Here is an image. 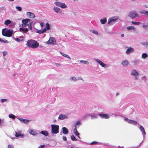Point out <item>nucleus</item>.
I'll list each match as a JSON object with an SVG mask.
<instances>
[{
	"mask_svg": "<svg viewBox=\"0 0 148 148\" xmlns=\"http://www.w3.org/2000/svg\"><path fill=\"white\" fill-rule=\"evenodd\" d=\"M129 17L133 18L136 17H139L138 14L135 11L131 12L129 14Z\"/></svg>",
	"mask_w": 148,
	"mask_h": 148,
	"instance_id": "4",
	"label": "nucleus"
},
{
	"mask_svg": "<svg viewBox=\"0 0 148 148\" xmlns=\"http://www.w3.org/2000/svg\"><path fill=\"white\" fill-rule=\"evenodd\" d=\"M0 41L1 42H3L5 43H8V41L7 40H3L2 39L0 38Z\"/></svg>",
	"mask_w": 148,
	"mask_h": 148,
	"instance_id": "39",
	"label": "nucleus"
},
{
	"mask_svg": "<svg viewBox=\"0 0 148 148\" xmlns=\"http://www.w3.org/2000/svg\"><path fill=\"white\" fill-rule=\"evenodd\" d=\"M95 61L97 62L100 65H101L102 67H105L106 65L105 64L103 63L100 60L97 59H95Z\"/></svg>",
	"mask_w": 148,
	"mask_h": 148,
	"instance_id": "8",
	"label": "nucleus"
},
{
	"mask_svg": "<svg viewBox=\"0 0 148 148\" xmlns=\"http://www.w3.org/2000/svg\"><path fill=\"white\" fill-rule=\"evenodd\" d=\"M26 45L29 47L36 48L39 46V43L36 41L33 40H29L27 42Z\"/></svg>",
	"mask_w": 148,
	"mask_h": 148,
	"instance_id": "1",
	"label": "nucleus"
},
{
	"mask_svg": "<svg viewBox=\"0 0 148 148\" xmlns=\"http://www.w3.org/2000/svg\"><path fill=\"white\" fill-rule=\"evenodd\" d=\"M3 56H5L7 54V52L6 51H4L3 52Z\"/></svg>",
	"mask_w": 148,
	"mask_h": 148,
	"instance_id": "50",
	"label": "nucleus"
},
{
	"mask_svg": "<svg viewBox=\"0 0 148 148\" xmlns=\"http://www.w3.org/2000/svg\"><path fill=\"white\" fill-rule=\"evenodd\" d=\"M80 62L81 63H83L85 64H89L88 62L87 61L81 60Z\"/></svg>",
	"mask_w": 148,
	"mask_h": 148,
	"instance_id": "36",
	"label": "nucleus"
},
{
	"mask_svg": "<svg viewBox=\"0 0 148 148\" xmlns=\"http://www.w3.org/2000/svg\"><path fill=\"white\" fill-rule=\"evenodd\" d=\"M40 25L41 27H42L44 26L43 23H40Z\"/></svg>",
	"mask_w": 148,
	"mask_h": 148,
	"instance_id": "53",
	"label": "nucleus"
},
{
	"mask_svg": "<svg viewBox=\"0 0 148 148\" xmlns=\"http://www.w3.org/2000/svg\"><path fill=\"white\" fill-rule=\"evenodd\" d=\"M40 133L43 135H44L45 136H48V133L47 131H41L40 132Z\"/></svg>",
	"mask_w": 148,
	"mask_h": 148,
	"instance_id": "21",
	"label": "nucleus"
},
{
	"mask_svg": "<svg viewBox=\"0 0 148 148\" xmlns=\"http://www.w3.org/2000/svg\"><path fill=\"white\" fill-rule=\"evenodd\" d=\"M56 42L55 39L51 37L49 40L47 42V43L48 44H54Z\"/></svg>",
	"mask_w": 148,
	"mask_h": 148,
	"instance_id": "6",
	"label": "nucleus"
},
{
	"mask_svg": "<svg viewBox=\"0 0 148 148\" xmlns=\"http://www.w3.org/2000/svg\"><path fill=\"white\" fill-rule=\"evenodd\" d=\"M131 23L134 25H139L140 24V23L139 22H134V21H132L131 22Z\"/></svg>",
	"mask_w": 148,
	"mask_h": 148,
	"instance_id": "35",
	"label": "nucleus"
},
{
	"mask_svg": "<svg viewBox=\"0 0 148 148\" xmlns=\"http://www.w3.org/2000/svg\"><path fill=\"white\" fill-rule=\"evenodd\" d=\"M67 118V117L64 114H60L58 117V118L60 120H62Z\"/></svg>",
	"mask_w": 148,
	"mask_h": 148,
	"instance_id": "14",
	"label": "nucleus"
},
{
	"mask_svg": "<svg viewBox=\"0 0 148 148\" xmlns=\"http://www.w3.org/2000/svg\"><path fill=\"white\" fill-rule=\"evenodd\" d=\"M64 56L66 57V58L70 59V58L69 57V56L68 55H67L65 54Z\"/></svg>",
	"mask_w": 148,
	"mask_h": 148,
	"instance_id": "51",
	"label": "nucleus"
},
{
	"mask_svg": "<svg viewBox=\"0 0 148 148\" xmlns=\"http://www.w3.org/2000/svg\"><path fill=\"white\" fill-rule=\"evenodd\" d=\"M11 23V21L9 20H6L4 22V24L6 25H8Z\"/></svg>",
	"mask_w": 148,
	"mask_h": 148,
	"instance_id": "28",
	"label": "nucleus"
},
{
	"mask_svg": "<svg viewBox=\"0 0 148 148\" xmlns=\"http://www.w3.org/2000/svg\"><path fill=\"white\" fill-rule=\"evenodd\" d=\"M97 143V142H95V141H93L91 143H90V144L91 145H94V144H96Z\"/></svg>",
	"mask_w": 148,
	"mask_h": 148,
	"instance_id": "45",
	"label": "nucleus"
},
{
	"mask_svg": "<svg viewBox=\"0 0 148 148\" xmlns=\"http://www.w3.org/2000/svg\"><path fill=\"white\" fill-rule=\"evenodd\" d=\"M29 133L31 134H32L34 135H36V134H37L35 131L33 130H30V132Z\"/></svg>",
	"mask_w": 148,
	"mask_h": 148,
	"instance_id": "32",
	"label": "nucleus"
},
{
	"mask_svg": "<svg viewBox=\"0 0 148 148\" xmlns=\"http://www.w3.org/2000/svg\"><path fill=\"white\" fill-rule=\"evenodd\" d=\"M13 30L11 29H9L6 31H4L3 29L2 30V34L5 36L10 37L12 36V34Z\"/></svg>",
	"mask_w": 148,
	"mask_h": 148,
	"instance_id": "2",
	"label": "nucleus"
},
{
	"mask_svg": "<svg viewBox=\"0 0 148 148\" xmlns=\"http://www.w3.org/2000/svg\"><path fill=\"white\" fill-rule=\"evenodd\" d=\"M44 29H45V32L47 30H49L50 29V25L48 23H46V26Z\"/></svg>",
	"mask_w": 148,
	"mask_h": 148,
	"instance_id": "23",
	"label": "nucleus"
},
{
	"mask_svg": "<svg viewBox=\"0 0 148 148\" xmlns=\"http://www.w3.org/2000/svg\"><path fill=\"white\" fill-rule=\"evenodd\" d=\"M45 32V29H43L42 30H38L37 31V32L40 34H42Z\"/></svg>",
	"mask_w": 148,
	"mask_h": 148,
	"instance_id": "27",
	"label": "nucleus"
},
{
	"mask_svg": "<svg viewBox=\"0 0 148 148\" xmlns=\"http://www.w3.org/2000/svg\"><path fill=\"white\" fill-rule=\"evenodd\" d=\"M63 140H64V141H66L67 140V139H66V136H63Z\"/></svg>",
	"mask_w": 148,
	"mask_h": 148,
	"instance_id": "46",
	"label": "nucleus"
},
{
	"mask_svg": "<svg viewBox=\"0 0 148 148\" xmlns=\"http://www.w3.org/2000/svg\"><path fill=\"white\" fill-rule=\"evenodd\" d=\"M134 78L135 80H136L137 79V77H135Z\"/></svg>",
	"mask_w": 148,
	"mask_h": 148,
	"instance_id": "59",
	"label": "nucleus"
},
{
	"mask_svg": "<svg viewBox=\"0 0 148 148\" xmlns=\"http://www.w3.org/2000/svg\"><path fill=\"white\" fill-rule=\"evenodd\" d=\"M92 32L95 34H97V35H98V32H97V31H95V30H91Z\"/></svg>",
	"mask_w": 148,
	"mask_h": 148,
	"instance_id": "44",
	"label": "nucleus"
},
{
	"mask_svg": "<svg viewBox=\"0 0 148 148\" xmlns=\"http://www.w3.org/2000/svg\"><path fill=\"white\" fill-rule=\"evenodd\" d=\"M30 21V20L28 18H26L25 19H23L22 22L23 24H22V26L23 27H26L28 25L27 23L28 22Z\"/></svg>",
	"mask_w": 148,
	"mask_h": 148,
	"instance_id": "5",
	"label": "nucleus"
},
{
	"mask_svg": "<svg viewBox=\"0 0 148 148\" xmlns=\"http://www.w3.org/2000/svg\"><path fill=\"white\" fill-rule=\"evenodd\" d=\"M15 40L18 42H20L21 41V40L18 38H16Z\"/></svg>",
	"mask_w": 148,
	"mask_h": 148,
	"instance_id": "47",
	"label": "nucleus"
},
{
	"mask_svg": "<svg viewBox=\"0 0 148 148\" xmlns=\"http://www.w3.org/2000/svg\"><path fill=\"white\" fill-rule=\"evenodd\" d=\"M81 124V123L80 121H76L74 124L75 128H77L79 127V125Z\"/></svg>",
	"mask_w": 148,
	"mask_h": 148,
	"instance_id": "16",
	"label": "nucleus"
},
{
	"mask_svg": "<svg viewBox=\"0 0 148 148\" xmlns=\"http://www.w3.org/2000/svg\"><path fill=\"white\" fill-rule=\"evenodd\" d=\"M131 74L134 76H138V72L135 70H133L132 71L131 73Z\"/></svg>",
	"mask_w": 148,
	"mask_h": 148,
	"instance_id": "15",
	"label": "nucleus"
},
{
	"mask_svg": "<svg viewBox=\"0 0 148 148\" xmlns=\"http://www.w3.org/2000/svg\"><path fill=\"white\" fill-rule=\"evenodd\" d=\"M122 65L124 66H127L129 64L127 60H125L122 62Z\"/></svg>",
	"mask_w": 148,
	"mask_h": 148,
	"instance_id": "20",
	"label": "nucleus"
},
{
	"mask_svg": "<svg viewBox=\"0 0 148 148\" xmlns=\"http://www.w3.org/2000/svg\"><path fill=\"white\" fill-rule=\"evenodd\" d=\"M134 51V49L132 48L131 47H129L127 49L126 52L127 54H129L130 53L133 52Z\"/></svg>",
	"mask_w": 148,
	"mask_h": 148,
	"instance_id": "10",
	"label": "nucleus"
},
{
	"mask_svg": "<svg viewBox=\"0 0 148 148\" xmlns=\"http://www.w3.org/2000/svg\"><path fill=\"white\" fill-rule=\"evenodd\" d=\"M146 14L148 16V11H147V12L146 13Z\"/></svg>",
	"mask_w": 148,
	"mask_h": 148,
	"instance_id": "58",
	"label": "nucleus"
},
{
	"mask_svg": "<svg viewBox=\"0 0 148 148\" xmlns=\"http://www.w3.org/2000/svg\"><path fill=\"white\" fill-rule=\"evenodd\" d=\"M51 131L52 134H57L59 132V126L57 125H51Z\"/></svg>",
	"mask_w": 148,
	"mask_h": 148,
	"instance_id": "3",
	"label": "nucleus"
},
{
	"mask_svg": "<svg viewBox=\"0 0 148 148\" xmlns=\"http://www.w3.org/2000/svg\"><path fill=\"white\" fill-rule=\"evenodd\" d=\"M24 135L21 134V131H18L16 132L15 136L16 137H23L24 136Z\"/></svg>",
	"mask_w": 148,
	"mask_h": 148,
	"instance_id": "9",
	"label": "nucleus"
},
{
	"mask_svg": "<svg viewBox=\"0 0 148 148\" xmlns=\"http://www.w3.org/2000/svg\"><path fill=\"white\" fill-rule=\"evenodd\" d=\"M9 117L10 118H11L13 119H14L15 118V116L13 114H10L9 115Z\"/></svg>",
	"mask_w": 148,
	"mask_h": 148,
	"instance_id": "34",
	"label": "nucleus"
},
{
	"mask_svg": "<svg viewBox=\"0 0 148 148\" xmlns=\"http://www.w3.org/2000/svg\"><path fill=\"white\" fill-rule=\"evenodd\" d=\"M8 148H14V146L12 145H9L8 146Z\"/></svg>",
	"mask_w": 148,
	"mask_h": 148,
	"instance_id": "42",
	"label": "nucleus"
},
{
	"mask_svg": "<svg viewBox=\"0 0 148 148\" xmlns=\"http://www.w3.org/2000/svg\"><path fill=\"white\" fill-rule=\"evenodd\" d=\"M121 36L122 37H124V35L123 34H122L121 35Z\"/></svg>",
	"mask_w": 148,
	"mask_h": 148,
	"instance_id": "60",
	"label": "nucleus"
},
{
	"mask_svg": "<svg viewBox=\"0 0 148 148\" xmlns=\"http://www.w3.org/2000/svg\"><path fill=\"white\" fill-rule=\"evenodd\" d=\"M53 9L54 11L57 13H58L60 10V8L57 7H54Z\"/></svg>",
	"mask_w": 148,
	"mask_h": 148,
	"instance_id": "29",
	"label": "nucleus"
},
{
	"mask_svg": "<svg viewBox=\"0 0 148 148\" xmlns=\"http://www.w3.org/2000/svg\"><path fill=\"white\" fill-rule=\"evenodd\" d=\"M147 11H146L145 10H142L140 11V12L144 14H146V13L147 12Z\"/></svg>",
	"mask_w": 148,
	"mask_h": 148,
	"instance_id": "41",
	"label": "nucleus"
},
{
	"mask_svg": "<svg viewBox=\"0 0 148 148\" xmlns=\"http://www.w3.org/2000/svg\"><path fill=\"white\" fill-rule=\"evenodd\" d=\"M60 53L62 56H64L65 54H64L63 53L61 52H60Z\"/></svg>",
	"mask_w": 148,
	"mask_h": 148,
	"instance_id": "56",
	"label": "nucleus"
},
{
	"mask_svg": "<svg viewBox=\"0 0 148 148\" xmlns=\"http://www.w3.org/2000/svg\"><path fill=\"white\" fill-rule=\"evenodd\" d=\"M141 44L145 47L148 48V42H146L141 43Z\"/></svg>",
	"mask_w": 148,
	"mask_h": 148,
	"instance_id": "26",
	"label": "nucleus"
},
{
	"mask_svg": "<svg viewBox=\"0 0 148 148\" xmlns=\"http://www.w3.org/2000/svg\"><path fill=\"white\" fill-rule=\"evenodd\" d=\"M99 115L102 118L108 119L109 118V116L107 114H100Z\"/></svg>",
	"mask_w": 148,
	"mask_h": 148,
	"instance_id": "12",
	"label": "nucleus"
},
{
	"mask_svg": "<svg viewBox=\"0 0 148 148\" xmlns=\"http://www.w3.org/2000/svg\"><path fill=\"white\" fill-rule=\"evenodd\" d=\"M16 8L19 11H20L22 10V8L21 7L19 6L16 7Z\"/></svg>",
	"mask_w": 148,
	"mask_h": 148,
	"instance_id": "43",
	"label": "nucleus"
},
{
	"mask_svg": "<svg viewBox=\"0 0 148 148\" xmlns=\"http://www.w3.org/2000/svg\"><path fill=\"white\" fill-rule=\"evenodd\" d=\"M45 147V145H42L40 146V148H44Z\"/></svg>",
	"mask_w": 148,
	"mask_h": 148,
	"instance_id": "54",
	"label": "nucleus"
},
{
	"mask_svg": "<svg viewBox=\"0 0 148 148\" xmlns=\"http://www.w3.org/2000/svg\"><path fill=\"white\" fill-rule=\"evenodd\" d=\"M19 30L21 31H23V32L24 33L28 31V29L27 28H26L25 29H24L21 27L20 28Z\"/></svg>",
	"mask_w": 148,
	"mask_h": 148,
	"instance_id": "22",
	"label": "nucleus"
},
{
	"mask_svg": "<svg viewBox=\"0 0 148 148\" xmlns=\"http://www.w3.org/2000/svg\"><path fill=\"white\" fill-rule=\"evenodd\" d=\"M61 3L58 1H56L55 2V4L57 6L60 7Z\"/></svg>",
	"mask_w": 148,
	"mask_h": 148,
	"instance_id": "33",
	"label": "nucleus"
},
{
	"mask_svg": "<svg viewBox=\"0 0 148 148\" xmlns=\"http://www.w3.org/2000/svg\"><path fill=\"white\" fill-rule=\"evenodd\" d=\"M60 5V7L62 8H64L67 7L65 3H61Z\"/></svg>",
	"mask_w": 148,
	"mask_h": 148,
	"instance_id": "31",
	"label": "nucleus"
},
{
	"mask_svg": "<svg viewBox=\"0 0 148 148\" xmlns=\"http://www.w3.org/2000/svg\"><path fill=\"white\" fill-rule=\"evenodd\" d=\"M128 123L134 125H136L137 123V122L136 121L132 120H129L128 121Z\"/></svg>",
	"mask_w": 148,
	"mask_h": 148,
	"instance_id": "18",
	"label": "nucleus"
},
{
	"mask_svg": "<svg viewBox=\"0 0 148 148\" xmlns=\"http://www.w3.org/2000/svg\"><path fill=\"white\" fill-rule=\"evenodd\" d=\"M7 100L6 99H2L1 100L2 102H3L5 101H6Z\"/></svg>",
	"mask_w": 148,
	"mask_h": 148,
	"instance_id": "48",
	"label": "nucleus"
},
{
	"mask_svg": "<svg viewBox=\"0 0 148 148\" xmlns=\"http://www.w3.org/2000/svg\"><path fill=\"white\" fill-rule=\"evenodd\" d=\"M55 64L57 66H59L61 65L60 64L58 63H55Z\"/></svg>",
	"mask_w": 148,
	"mask_h": 148,
	"instance_id": "52",
	"label": "nucleus"
},
{
	"mask_svg": "<svg viewBox=\"0 0 148 148\" xmlns=\"http://www.w3.org/2000/svg\"><path fill=\"white\" fill-rule=\"evenodd\" d=\"M71 138L73 141H76L77 139L75 138L74 135H72L71 136Z\"/></svg>",
	"mask_w": 148,
	"mask_h": 148,
	"instance_id": "37",
	"label": "nucleus"
},
{
	"mask_svg": "<svg viewBox=\"0 0 148 148\" xmlns=\"http://www.w3.org/2000/svg\"><path fill=\"white\" fill-rule=\"evenodd\" d=\"M28 25L27 26H28V27L29 28L30 30H31L32 29V24L31 23H30L29 24H27Z\"/></svg>",
	"mask_w": 148,
	"mask_h": 148,
	"instance_id": "40",
	"label": "nucleus"
},
{
	"mask_svg": "<svg viewBox=\"0 0 148 148\" xmlns=\"http://www.w3.org/2000/svg\"><path fill=\"white\" fill-rule=\"evenodd\" d=\"M77 128H75L73 130V132L74 134L77 136H78V137L79 138H80V137L79 136V133L77 131Z\"/></svg>",
	"mask_w": 148,
	"mask_h": 148,
	"instance_id": "17",
	"label": "nucleus"
},
{
	"mask_svg": "<svg viewBox=\"0 0 148 148\" xmlns=\"http://www.w3.org/2000/svg\"><path fill=\"white\" fill-rule=\"evenodd\" d=\"M117 19H116L114 17L110 19H109L108 21V23L110 24L112 22H114L116 21Z\"/></svg>",
	"mask_w": 148,
	"mask_h": 148,
	"instance_id": "19",
	"label": "nucleus"
},
{
	"mask_svg": "<svg viewBox=\"0 0 148 148\" xmlns=\"http://www.w3.org/2000/svg\"><path fill=\"white\" fill-rule=\"evenodd\" d=\"M140 129L142 132L143 134H145V130L144 128L142 127L141 125H140Z\"/></svg>",
	"mask_w": 148,
	"mask_h": 148,
	"instance_id": "24",
	"label": "nucleus"
},
{
	"mask_svg": "<svg viewBox=\"0 0 148 148\" xmlns=\"http://www.w3.org/2000/svg\"><path fill=\"white\" fill-rule=\"evenodd\" d=\"M118 148H123V147L119 146L118 147Z\"/></svg>",
	"mask_w": 148,
	"mask_h": 148,
	"instance_id": "61",
	"label": "nucleus"
},
{
	"mask_svg": "<svg viewBox=\"0 0 148 148\" xmlns=\"http://www.w3.org/2000/svg\"><path fill=\"white\" fill-rule=\"evenodd\" d=\"M125 121H128L129 120H128V119L127 118H125Z\"/></svg>",
	"mask_w": 148,
	"mask_h": 148,
	"instance_id": "57",
	"label": "nucleus"
},
{
	"mask_svg": "<svg viewBox=\"0 0 148 148\" xmlns=\"http://www.w3.org/2000/svg\"><path fill=\"white\" fill-rule=\"evenodd\" d=\"M19 119L22 123L27 124H28L29 121V120L24 119L21 118H19Z\"/></svg>",
	"mask_w": 148,
	"mask_h": 148,
	"instance_id": "11",
	"label": "nucleus"
},
{
	"mask_svg": "<svg viewBox=\"0 0 148 148\" xmlns=\"http://www.w3.org/2000/svg\"><path fill=\"white\" fill-rule=\"evenodd\" d=\"M127 29L128 30L132 29L134 30H135L136 29L133 26H129L127 27Z\"/></svg>",
	"mask_w": 148,
	"mask_h": 148,
	"instance_id": "30",
	"label": "nucleus"
},
{
	"mask_svg": "<svg viewBox=\"0 0 148 148\" xmlns=\"http://www.w3.org/2000/svg\"><path fill=\"white\" fill-rule=\"evenodd\" d=\"M62 132L64 134H67L68 133L69 130L68 129L65 127H63L62 128Z\"/></svg>",
	"mask_w": 148,
	"mask_h": 148,
	"instance_id": "13",
	"label": "nucleus"
},
{
	"mask_svg": "<svg viewBox=\"0 0 148 148\" xmlns=\"http://www.w3.org/2000/svg\"><path fill=\"white\" fill-rule=\"evenodd\" d=\"M107 21V20L106 18H104L103 19H101L100 20V21L101 23L102 24H105Z\"/></svg>",
	"mask_w": 148,
	"mask_h": 148,
	"instance_id": "25",
	"label": "nucleus"
},
{
	"mask_svg": "<svg viewBox=\"0 0 148 148\" xmlns=\"http://www.w3.org/2000/svg\"><path fill=\"white\" fill-rule=\"evenodd\" d=\"M78 0H74V1H77Z\"/></svg>",
	"mask_w": 148,
	"mask_h": 148,
	"instance_id": "64",
	"label": "nucleus"
},
{
	"mask_svg": "<svg viewBox=\"0 0 148 148\" xmlns=\"http://www.w3.org/2000/svg\"><path fill=\"white\" fill-rule=\"evenodd\" d=\"M23 40V37H22V39H21V40L22 41Z\"/></svg>",
	"mask_w": 148,
	"mask_h": 148,
	"instance_id": "63",
	"label": "nucleus"
},
{
	"mask_svg": "<svg viewBox=\"0 0 148 148\" xmlns=\"http://www.w3.org/2000/svg\"><path fill=\"white\" fill-rule=\"evenodd\" d=\"M119 95V93H117L116 94V95Z\"/></svg>",
	"mask_w": 148,
	"mask_h": 148,
	"instance_id": "62",
	"label": "nucleus"
},
{
	"mask_svg": "<svg viewBox=\"0 0 148 148\" xmlns=\"http://www.w3.org/2000/svg\"><path fill=\"white\" fill-rule=\"evenodd\" d=\"M147 25H144L143 26V27L144 28H146V27H147Z\"/></svg>",
	"mask_w": 148,
	"mask_h": 148,
	"instance_id": "55",
	"label": "nucleus"
},
{
	"mask_svg": "<svg viewBox=\"0 0 148 148\" xmlns=\"http://www.w3.org/2000/svg\"><path fill=\"white\" fill-rule=\"evenodd\" d=\"M148 56L146 53H143L142 55V57L143 58H145L147 57Z\"/></svg>",
	"mask_w": 148,
	"mask_h": 148,
	"instance_id": "38",
	"label": "nucleus"
},
{
	"mask_svg": "<svg viewBox=\"0 0 148 148\" xmlns=\"http://www.w3.org/2000/svg\"><path fill=\"white\" fill-rule=\"evenodd\" d=\"M27 15L28 17L33 18L35 17L34 14L32 12H28L27 13Z\"/></svg>",
	"mask_w": 148,
	"mask_h": 148,
	"instance_id": "7",
	"label": "nucleus"
},
{
	"mask_svg": "<svg viewBox=\"0 0 148 148\" xmlns=\"http://www.w3.org/2000/svg\"><path fill=\"white\" fill-rule=\"evenodd\" d=\"M71 79H72V80H74V81H75L76 80V78L74 77H72L71 78Z\"/></svg>",
	"mask_w": 148,
	"mask_h": 148,
	"instance_id": "49",
	"label": "nucleus"
}]
</instances>
